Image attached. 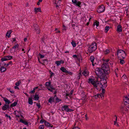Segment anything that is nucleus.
Masks as SVG:
<instances>
[{
  "mask_svg": "<svg viewBox=\"0 0 129 129\" xmlns=\"http://www.w3.org/2000/svg\"><path fill=\"white\" fill-rule=\"evenodd\" d=\"M105 81V82L102 83L94 79L89 78L88 79V83H91L93 85L94 87L98 90L100 89L99 90H101V88H105L107 87V82L106 80Z\"/></svg>",
  "mask_w": 129,
  "mask_h": 129,
  "instance_id": "nucleus-1",
  "label": "nucleus"
},
{
  "mask_svg": "<svg viewBox=\"0 0 129 129\" xmlns=\"http://www.w3.org/2000/svg\"><path fill=\"white\" fill-rule=\"evenodd\" d=\"M95 73L98 77L101 78L104 77V71L102 68H98L95 69Z\"/></svg>",
  "mask_w": 129,
  "mask_h": 129,
  "instance_id": "nucleus-2",
  "label": "nucleus"
},
{
  "mask_svg": "<svg viewBox=\"0 0 129 129\" xmlns=\"http://www.w3.org/2000/svg\"><path fill=\"white\" fill-rule=\"evenodd\" d=\"M117 55L119 59H124L126 54L125 52L122 50H119L117 51Z\"/></svg>",
  "mask_w": 129,
  "mask_h": 129,
  "instance_id": "nucleus-3",
  "label": "nucleus"
},
{
  "mask_svg": "<svg viewBox=\"0 0 129 129\" xmlns=\"http://www.w3.org/2000/svg\"><path fill=\"white\" fill-rule=\"evenodd\" d=\"M97 48L96 43H92L88 47V51L89 52L91 53L93 51H95Z\"/></svg>",
  "mask_w": 129,
  "mask_h": 129,
  "instance_id": "nucleus-4",
  "label": "nucleus"
},
{
  "mask_svg": "<svg viewBox=\"0 0 129 129\" xmlns=\"http://www.w3.org/2000/svg\"><path fill=\"white\" fill-rule=\"evenodd\" d=\"M102 68L104 72L106 74H108L110 72L109 68L108 63L104 62L102 66Z\"/></svg>",
  "mask_w": 129,
  "mask_h": 129,
  "instance_id": "nucleus-5",
  "label": "nucleus"
},
{
  "mask_svg": "<svg viewBox=\"0 0 129 129\" xmlns=\"http://www.w3.org/2000/svg\"><path fill=\"white\" fill-rule=\"evenodd\" d=\"M124 104L127 107L129 108V96L125 97L123 99Z\"/></svg>",
  "mask_w": 129,
  "mask_h": 129,
  "instance_id": "nucleus-6",
  "label": "nucleus"
},
{
  "mask_svg": "<svg viewBox=\"0 0 129 129\" xmlns=\"http://www.w3.org/2000/svg\"><path fill=\"white\" fill-rule=\"evenodd\" d=\"M105 10L104 6L102 5L100 6L97 10V12L99 13H101L103 12Z\"/></svg>",
  "mask_w": 129,
  "mask_h": 129,
  "instance_id": "nucleus-7",
  "label": "nucleus"
},
{
  "mask_svg": "<svg viewBox=\"0 0 129 129\" xmlns=\"http://www.w3.org/2000/svg\"><path fill=\"white\" fill-rule=\"evenodd\" d=\"M72 2L74 4H75L76 6H77L79 7H80V5L81 4V3L79 1H77V0H72Z\"/></svg>",
  "mask_w": 129,
  "mask_h": 129,
  "instance_id": "nucleus-8",
  "label": "nucleus"
},
{
  "mask_svg": "<svg viewBox=\"0 0 129 129\" xmlns=\"http://www.w3.org/2000/svg\"><path fill=\"white\" fill-rule=\"evenodd\" d=\"M10 108L9 106L8 105L5 104L2 107V110L4 111L9 109Z\"/></svg>",
  "mask_w": 129,
  "mask_h": 129,
  "instance_id": "nucleus-9",
  "label": "nucleus"
},
{
  "mask_svg": "<svg viewBox=\"0 0 129 129\" xmlns=\"http://www.w3.org/2000/svg\"><path fill=\"white\" fill-rule=\"evenodd\" d=\"M95 58L93 56H91L90 57V60L91 62H92V65L93 66H94V64H96V62H94Z\"/></svg>",
  "mask_w": 129,
  "mask_h": 129,
  "instance_id": "nucleus-10",
  "label": "nucleus"
},
{
  "mask_svg": "<svg viewBox=\"0 0 129 129\" xmlns=\"http://www.w3.org/2000/svg\"><path fill=\"white\" fill-rule=\"evenodd\" d=\"M61 109L62 111L65 110L67 112H68L69 108L67 106L64 105L62 106L61 107Z\"/></svg>",
  "mask_w": 129,
  "mask_h": 129,
  "instance_id": "nucleus-11",
  "label": "nucleus"
},
{
  "mask_svg": "<svg viewBox=\"0 0 129 129\" xmlns=\"http://www.w3.org/2000/svg\"><path fill=\"white\" fill-rule=\"evenodd\" d=\"M117 31L118 33L122 31V27L120 25H118L117 26Z\"/></svg>",
  "mask_w": 129,
  "mask_h": 129,
  "instance_id": "nucleus-12",
  "label": "nucleus"
},
{
  "mask_svg": "<svg viewBox=\"0 0 129 129\" xmlns=\"http://www.w3.org/2000/svg\"><path fill=\"white\" fill-rule=\"evenodd\" d=\"M34 12L35 14H36L37 12H41V8L40 7L39 8H35L34 9Z\"/></svg>",
  "mask_w": 129,
  "mask_h": 129,
  "instance_id": "nucleus-13",
  "label": "nucleus"
},
{
  "mask_svg": "<svg viewBox=\"0 0 129 129\" xmlns=\"http://www.w3.org/2000/svg\"><path fill=\"white\" fill-rule=\"evenodd\" d=\"M4 101L5 102V104L8 105L11 103V102L6 98H4Z\"/></svg>",
  "mask_w": 129,
  "mask_h": 129,
  "instance_id": "nucleus-14",
  "label": "nucleus"
},
{
  "mask_svg": "<svg viewBox=\"0 0 129 129\" xmlns=\"http://www.w3.org/2000/svg\"><path fill=\"white\" fill-rule=\"evenodd\" d=\"M64 63V62L63 60H60V61H56L55 62V63L57 65V66H58L59 65H60L61 63Z\"/></svg>",
  "mask_w": 129,
  "mask_h": 129,
  "instance_id": "nucleus-15",
  "label": "nucleus"
},
{
  "mask_svg": "<svg viewBox=\"0 0 129 129\" xmlns=\"http://www.w3.org/2000/svg\"><path fill=\"white\" fill-rule=\"evenodd\" d=\"M126 107H127L125 105V106L124 105H122L120 107V110L121 111L123 112L124 110H126Z\"/></svg>",
  "mask_w": 129,
  "mask_h": 129,
  "instance_id": "nucleus-16",
  "label": "nucleus"
},
{
  "mask_svg": "<svg viewBox=\"0 0 129 129\" xmlns=\"http://www.w3.org/2000/svg\"><path fill=\"white\" fill-rule=\"evenodd\" d=\"M12 32L11 30H10L8 31L7 33L6 34V36L8 37V38H9L10 37V34Z\"/></svg>",
  "mask_w": 129,
  "mask_h": 129,
  "instance_id": "nucleus-17",
  "label": "nucleus"
},
{
  "mask_svg": "<svg viewBox=\"0 0 129 129\" xmlns=\"http://www.w3.org/2000/svg\"><path fill=\"white\" fill-rule=\"evenodd\" d=\"M6 70V68L4 67H2L0 68V71L1 72H4Z\"/></svg>",
  "mask_w": 129,
  "mask_h": 129,
  "instance_id": "nucleus-18",
  "label": "nucleus"
},
{
  "mask_svg": "<svg viewBox=\"0 0 129 129\" xmlns=\"http://www.w3.org/2000/svg\"><path fill=\"white\" fill-rule=\"evenodd\" d=\"M115 117H116V118L115 120L114 121V125H116L118 127L119 126V125L118 124V123L117 122V117L116 115L115 116Z\"/></svg>",
  "mask_w": 129,
  "mask_h": 129,
  "instance_id": "nucleus-19",
  "label": "nucleus"
},
{
  "mask_svg": "<svg viewBox=\"0 0 129 129\" xmlns=\"http://www.w3.org/2000/svg\"><path fill=\"white\" fill-rule=\"evenodd\" d=\"M54 101V98L53 97H51L48 100V102L49 103H51L52 102H53Z\"/></svg>",
  "mask_w": 129,
  "mask_h": 129,
  "instance_id": "nucleus-20",
  "label": "nucleus"
},
{
  "mask_svg": "<svg viewBox=\"0 0 129 129\" xmlns=\"http://www.w3.org/2000/svg\"><path fill=\"white\" fill-rule=\"evenodd\" d=\"M60 70L63 72L66 73L67 72V70L64 67H61L60 69Z\"/></svg>",
  "mask_w": 129,
  "mask_h": 129,
  "instance_id": "nucleus-21",
  "label": "nucleus"
},
{
  "mask_svg": "<svg viewBox=\"0 0 129 129\" xmlns=\"http://www.w3.org/2000/svg\"><path fill=\"white\" fill-rule=\"evenodd\" d=\"M28 103L29 104L32 105L33 103V102L31 98H29L28 99Z\"/></svg>",
  "mask_w": 129,
  "mask_h": 129,
  "instance_id": "nucleus-22",
  "label": "nucleus"
},
{
  "mask_svg": "<svg viewBox=\"0 0 129 129\" xmlns=\"http://www.w3.org/2000/svg\"><path fill=\"white\" fill-rule=\"evenodd\" d=\"M45 125L46 126H50L51 127H52L53 126L52 125L51 126V124L48 122H46V121H45Z\"/></svg>",
  "mask_w": 129,
  "mask_h": 129,
  "instance_id": "nucleus-23",
  "label": "nucleus"
},
{
  "mask_svg": "<svg viewBox=\"0 0 129 129\" xmlns=\"http://www.w3.org/2000/svg\"><path fill=\"white\" fill-rule=\"evenodd\" d=\"M19 45L18 44H16L12 48L14 49L15 50L16 49H18L19 47Z\"/></svg>",
  "mask_w": 129,
  "mask_h": 129,
  "instance_id": "nucleus-24",
  "label": "nucleus"
},
{
  "mask_svg": "<svg viewBox=\"0 0 129 129\" xmlns=\"http://www.w3.org/2000/svg\"><path fill=\"white\" fill-rule=\"evenodd\" d=\"M20 121L23 123L25 125H26L28 124V123L27 122L24 121L23 119H22L20 120Z\"/></svg>",
  "mask_w": 129,
  "mask_h": 129,
  "instance_id": "nucleus-25",
  "label": "nucleus"
},
{
  "mask_svg": "<svg viewBox=\"0 0 129 129\" xmlns=\"http://www.w3.org/2000/svg\"><path fill=\"white\" fill-rule=\"evenodd\" d=\"M99 22H98L97 21H96L95 22H94L93 26H94L96 25V26H98L99 25Z\"/></svg>",
  "mask_w": 129,
  "mask_h": 129,
  "instance_id": "nucleus-26",
  "label": "nucleus"
},
{
  "mask_svg": "<svg viewBox=\"0 0 129 129\" xmlns=\"http://www.w3.org/2000/svg\"><path fill=\"white\" fill-rule=\"evenodd\" d=\"M83 74L85 76L88 75L89 74L88 72L85 70L83 72Z\"/></svg>",
  "mask_w": 129,
  "mask_h": 129,
  "instance_id": "nucleus-27",
  "label": "nucleus"
},
{
  "mask_svg": "<svg viewBox=\"0 0 129 129\" xmlns=\"http://www.w3.org/2000/svg\"><path fill=\"white\" fill-rule=\"evenodd\" d=\"M110 29V27L109 26H107L105 27V31L106 33H107L108 30Z\"/></svg>",
  "mask_w": 129,
  "mask_h": 129,
  "instance_id": "nucleus-28",
  "label": "nucleus"
},
{
  "mask_svg": "<svg viewBox=\"0 0 129 129\" xmlns=\"http://www.w3.org/2000/svg\"><path fill=\"white\" fill-rule=\"evenodd\" d=\"M51 84V82H46L45 84V86L46 87H48L49 86H50Z\"/></svg>",
  "mask_w": 129,
  "mask_h": 129,
  "instance_id": "nucleus-29",
  "label": "nucleus"
},
{
  "mask_svg": "<svg viewBox=\"0 0 129 129\" xmlns=\"http://www.w3.org/2000/svg\"><path fill=\"white\" fill-rule=\"evenodd\" d=\"M5 57H6V59H7V60H10L12 59V56H6Z\"/></svg>",
  "mask_w": 129,
  "mask_h": 129,
  "instance_id": "nucleus-30",
  "label": "nucleus"
},
{
  "mask_svg": "<svg viewBox=\"0 0 129 129\" xmlns=\"http://www.w3.org/2000/svg\"><path fill=\"white\" fill-rule=\"evenodd\" d=\"M34 98L35 100H38L39 99V97L38 95L35 94Z\"/></svg>",
  "mask_w": 129,
  "mask_h": 129,
  "instance_id": "nucleus-31",
  "label": "nucleus"
},
{
  "mask_svg": "<svg viewBox=\"0 0 129 129\" xmlns=\"http://www.w3.org/2000/svg\"><path fill=\"white\" fill-rule=\"evenodd\" d=\"M17 102H14V103L10 105V107H14L16 106V105L17 104Z\"/></svg>",
  "mask_w": 129,
  "mask_h": 129,
  "instance_id": "nucleus-32",
  "label": "nucleus"
},
{
  "mask_svg": "<svg viewBox=\"0 0 129 129\" xmlns=\"http://www.w3.org/2000/svg\"><path fill=\"white\" fill-rule=\"evenodd\" d=\"M103 52H104V53L105 54H107L110 52L109 50L108 49H107L105 51H103Z\"/></svg>",
  "mask_w": 129,
  "mask_h": 129,
  "instance_id": "nucleus-33",
  "label": "nucleus"
},
{
  "mask_svg": "<svg viewBox=\"0 0 129 129\" xmlns=\"http://www.w3.org/2000/svg\"><path fill=\"white\" fill-rule=\"evenodd\" d=\"M123 59H119L120 60V64H122L124 63L125 62L124 60H123Z\"/></svg>",
  "mask_w": 129,
  "mask_h": 129,
  "instance_id": "nucleus-34",
  "label": "nucleus"
},
{
  "mask_svg": "<svg viewBox=\"0 0 129 129\" xmlns=\"http://www.w3.org/2000/svg\"><path fill=\"white\" fill-rule=\"evenodd\" d=\"M71 44L73 47H75L76 46V44L73 41L71 42Z\"/></svg>",
  "mask_w": 129,
  "mask_h": 129,
  "instance_id": "nucleus-35",
  "label": "nucleus"
},
{
  "mask_svg": "<svg viewBox=\"0 0 129 129\" xmlns=\"http://www.w3.org/2000/svg\"><path fill=\"white\" fill-rule=\"evenodd\" d=\"M1 60L2 62L4 61L7 60V59H6V58L5 56L4 58H2L1 59Z\"/></svg>",
  "mask_w": 129,
  "mask_h": 129,
  "instance_id": "nucleus-36",
  "label": "nucleus"
},
{
  "mask_svg": "<svg viewBox=\"0 0 129 129\" xmlns=\"http://www.w3.org/2000/svg\"><path fill=\"white\" fill-rule=\"evenodd\" d=\"M44 128V126L43 125H41L39 127V129H43Z\"/></svg>",
  "mask_w": 129,
  "mask_h": 129,
  "instance_id": "nucleus-37",
  "label": "nucleus"
},
{
  "mask_svg": "<svg viewBox=\"0 0 129 129\" xmlns=\"http://www.w3.org/2000/svg\"><path fill=\"white\" fill-rule=\"evenodd\" d=\"M81 75V73H79L78 74V76L77 77V79H79L80 78V77Z\"/></svg>",
  "mask_w": 129,
  "mask_h": 129,
  "instance_id": "nucleus-38",
  "label": "nucleus"
},
{
  "mask_svg": "<svg viewBox=\"0 0 129 129\" xmlns=\"http://www.w3.org/2000/svg\"><path fill=\"white\" fill-rule=\"evenodd\" d=\"M121 78L123 80L126 79V76L125 75H123L122 77Z\"/></svg>",
  "mask_w": 129,
  "mask_h": 129,
  "instance_id": "nucleus-39",
  "label": "nucleus"
},
{
  "mask_svg": "<svg viewBox=\"0 0 129 129\" xmlns=\"http://www.w3.org/2000/svg\"><path fill=\"white\" fill-rule=\"evenodd\" d=\"M21 83V82L20 81H18V82H16L15 84V85L17 86H19V85Z\"/></svg>",
  "mask_w": 129,
  "mask_h": 129,
  "instance_id": "nucleus-40",
  "label": "nucleus"
},
{
  "mask_svg": "<svg viewBox=\"0 0 129 129\" xmlns=\"http://www.w3.org/2000/svg\"><path fill=\"white\" fill-rule=\"evenodd\" d=\"M8 89L10 91V92L12 93V94H13V93H14V91H13V90H10V88H9V89Z\"/></svg>",
  "mask_w": 129,
  "mask_h": 129,
  "instance_id": "nucleus-41",
  "label": "nucleus"
},
{
  "mask_svg": "<svg viewBox=\"0 0 129 129\" xmlns=\"http://www.w3.org/2000/svg\"><path fill=\"white\" fill-rule=\"evenodd\" d=\"M99 94H97L96 95H95L94 96L95 98V99H97L99 96Z\"/></svg>",
  "mask_w": 129,
  "mask_h": 129,
  "instance_id": "nucleus-42",
  "label": "nucleus"
},
{
  "mask_svg": "<svg viewBox=\"0 0 129 129\" xmlns=\"http://www.w3.org/2000/svg\"><path fill=\"white\" fill-rule=\"evenodd\" d=\"M35 92V90L33 89V90L31 91H30L29 92L30 93H34Z\"/></svg>",
  "mask_w": 129,
  "mask_h": 129,
  "instance_id": "nucleus-43",
  "label": "nucleus"
},
{
  "mask_svg": "<svg viewBox=\"0 0 129 129\" xmlns=\"http://www.w3.org/2000/svg\"><path fill=\"white\" fill-rule=\"evenodd\" d=\"M66 73H67L70 75H72V73L68 71H67V72Z\"/></svg>",
  "mask_w": 129,
  "mask_h": 129,
  "instance_id": "nucleus-44",
  "label": "nucleus"
},
{
  "mask_svg": "<svg viewBox=\"0 0 129 129\" xmlns=\"http://www.w3.org/2000/svg\"><path fill=\"white\" fill-rule=\"evenodd\" d=\"M101 96L100 97L102 99H103L104 98V96L103 94H102V93H101Z\"/></svg>",
  "mask_w": 129,
  "mask_h": 129,
  "instance_id": "nucleus-45",
  "label": "nucleus"
},
{
  "mask_svg": "<svg viewBox=\"0 0 129 129\" xmlns=\"http://www.w3.org/2000/svg\"><path fill=\"white\" fill-rule=\"evenodd\" d=\"M102 88V94H104L105 92V90L104 88Z\"/></svg>",
  "mask_w": 129,
  "mask_h": 129,
  "instance_id": "nucleus-46",
  "label": "nucleus"
},
{
  "mask_svg": "<svg viewBox=\"0 0 129 129\" xmlns=\"http://www.w3.org/2000/svg\"><path fill=\"white\" fill-rule=\"evenodd\" d=\"M36 105L38 107V108L39 109L40 108L41 106L40 104L37 103Z\"/></svg>",
  "mask_w": 129,
  "mask_h": 129,
  "instance_id": "nucleus-47",
  "label": "nucleus"
},
{
  "mask_svg": "<svg viewBox=\"0 0 129 129\" xmlns=\"http://www.w3.org/2000/svg\"><path fill=\"white\" fill-rule=\"evenodd\" d=\"M5 116L6 117H9V119L10 120H11V118L10 116H9V115H8L7 114H6V115H5Z\"/></svg>",
  "mask_w": 129,
  "mask_h": 129,
  "instance_id": "nucleus-48",
  "label": "nucleus"
},
{
  "mask_svg": "<svg viewBox=\"0 0 129 129\" xmlns=\"http://www.w3.org/2000/svg\"><path fill=\"white\" fill-rule=\"evenodd\" d=\"M49 87L51 89H53L54 90L55 89V88L53 87V86H51V85L50 84V86H49Z\"/></svg>",
  "mask_w": 129,
  "mask_h": 129,
  "instance_id": "nucleus-49",
  "label": "nucleus"
},
{
  "mask_svg": "<svg viewBox=\"0 0 129 129\" xmlns=\"http://www.w3.org/2000/svg\"><path fill=\"white\" fill-rule=\"evenodd\" d=\"M72 129H80V128L77 126H76L73 128Z\"/></svg>",
  "mask_w": 129,
  "mask_h": 129,
  "instance_id": "nucleus-50",
  "label": "nucleus"
},
{
  "mask_svg": "<svg viewBox=\"0 0 129 129\" xmlns=\"http://www.w3.org/2000/svg\"><path fill=\"white\" fill-rule=\"evenodd\" d=\"M49 72L50 74H51L50 77H51L52 76V75L53 74V73L52 72H51L50 70L49 71Z\"/></svg>",
  "mask_w": 129,
  "mask_h": 129,
  "instance_id": "nucleus-51",
  "label": "nucleus"
},
{
  "mask_svg": "<svg viewBox=\"0 0 129 129\" xmlns=\"http://www.w3.org/2000/svg\"><path fill=\"white\" fill-rule=\"evenodd\" d=\"M61 101V100H60L58 99V98H57L56 99V101L57 102H59L60 101Z\"/></svg>",
  "mask_w": 129,
  "mask_h": 129,
  "instance_id": "nucleus-52",
  "label": "nucleus"
},
{
  "mask_svg": "<svg viewBox=\"0 0 129 129\" xmlns=\"http://www.w3.org/2000/svg\"><path fill=\"white\" fill-rule=\"evenodd\" d=\"M46 121L45 120H43L42 119H41L40 121V123H42L43 122H44V123H45V121Z\"/></svg>",
  "mask_w": 129,
  "mask_h": 129,
  "instance_id": "nucleus-53",
  "label": "nucleus"
},
{
  "mask_svg": "<svg viewBox=\"0 0 129 129\" xmlns=\"http://www.w3.org/2000/svg\"><path fill=\"white\" fill-rule=\"evenodd\" d=\"M39 55H40V57H41V58H43L44 57V55H42L41 54H40Z\"/></svg>",
  "mask_w": 129,
  "mask_h": 129,
  "instance_id": "nucleus-54",
  "label": "nucleus"
},
{
  "mask_svg": "<svg viewBox=\"0 0 129 129\" xmlns=\"http://www.w3.org/2000/svg\"><path fill=\"white\" fill-rule=\"evenodd\" d=\"M45 39V37H43L42 39V41L44 42V40Z\"/></svg>",
  "mask_w": 129,
  "mask_h": 129,
  "instance_id": "nucleus-55",
  "label": "nucleus"
},
{
  "mask_svg": "<svg viewBox=\"0 0 129 129\" xmlns=\"http://www.w3.org/2000/svg\"><path fill=\"white\" fill-rule=\"evenodd\" d=\"M2 62L0 61V66H5L4 65H3V64H2Z\"/></svg>",
  "mask_w": 129,
  "mask_h": 129,
  "instance_id": "nucleus-56",
  "label": "nucleus"
},
{
  "mask_svg": "<svg viewBox=\"0 0 129 129\" xmlns=\"http://www.w3.org/2000/svg\"><path fill=\"white\" fill-rule=\"evenodd\" d=\"M71 96V94H70V93H69V94L67 93L66 94V96H68L69 97H70Z\"/></svg>",
  "mask_w": 129,
  "mask_h": 129,
  "instance_id": "nucleus-57",
  "label": "nucleus"
},
{
  "mask_svg": "<svg viewBox=\"0 0 129 129\" xmlns=\"http://www.w3.org/2000/svg\"><path fill=\"white\" fill-rule=\"evenodd\" d=\"M9 63H7V64H4V65L5 66V65H6V67H7V66H8L9 65Z\"/></svg>",
  "mask_w": 129,
  "mask_h": 129,
  "instance_id": "nucleus-58",
  "label": "nucleus"
},
{
  "mask_svg": "<svg viewBox=\"0 0 129 129\" xmlns=\"http://www.w3.org/2000/svg\"><path fill=\"white\" fill-rule=\"evenodd\" d=\"M73 90H72L71 91V92H70V94H71V95L73 94Z\"/></svg>",
  "mask_w": 129,
  "mask_h": 129,
  "instance_id": "nucleus-59",
  "label": "nucleus"
},
{
  "mask_svg": "<svg viewBox=\"0 0 129 129\" xmlns=\"http://www.w3.org/2000/svg\"><path fill=\"white\" fill-rule=\"evenodd\" d=\"M73 57L74 58H77V56L76 55H75L73 56Z\"/></svg>",
  "mask_w": 129,
  "mask_h": 129,
  "instance_id": "nucleus-60",
  "label": "nucleus"
},
{
  "mask_svg": "<svg viewBox=\"0 0 129 129\" xmlns=\"http://www.w3.org/2000/svg\"><path fill=\"white\" fill-rule=\"evenodd\" d=\"M73 110L72 109H69V110H68V112H71V111H73Z\"/></svg>",
  "mask_w": 129,
  "mask_h": 129,
  "instance_id": "nucleus-61",
  "label": "nucleus"
},
{
  "mask_svg": "<svg viewBox=\"0 0 129 129\" xmlns=\"http://www.w3.org/2000/svg\"><path fill=\"white\" fill-rule=\"evenodd\" d=\"M109 61V59H106L105 60V61L106 62V63H107V62Z\"/></svg>",
  "mask_w": 129,
  "mask_h": 129,
  "instance_id": "nucleus-62",
  "label": "nucleus"
},
{
  "mask_svg": "<svg viewBox=\"0 0 129 129\" xmlns=\"http://www.w3.org/2000/svg\"><path fill=\"white\" fill-rule=\"evenodd\" d=\"M14 88L15 89H19V87L17 86H15L14 87Z\"/></svg>",
  "mask_w": 129,
  "mask_h": 129,
  "instance_id": "nucleus-63",
  "label": "nucleus"
},
{
  "mask_svg": "<svg viewBox=\"0 0 129 129\" xmlns=\"http://www.w3.org/2000/svg\"><path fill=\"white\" fill-rule=\"evenodd\" d=\"M27 40V39L26 38H24V40L25 42Z\"/></svg>",
  "mask_w": 129,
  "mask_h": 129,
  "instance_id": "nucleus-64",
  "label": "nucleus"
}]
</instances>
